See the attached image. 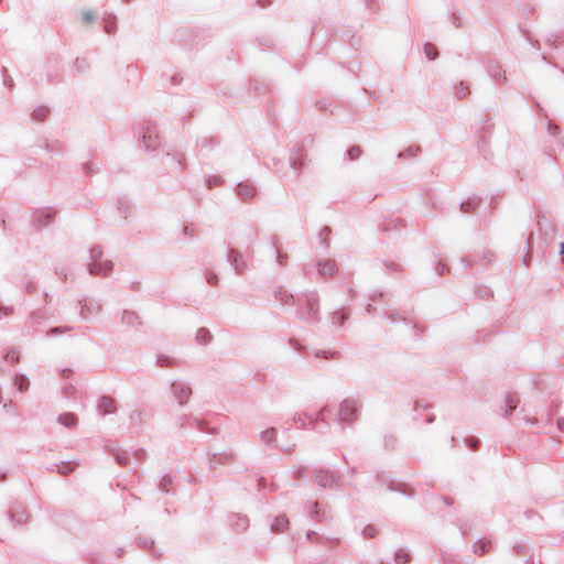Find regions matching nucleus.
<instances>
[{"instance_id":"obj_1","label":"nucleus","mask_w":564,"mask_h":564,"mask_svg":"<svg viewBox=\"0 0 564 564\" xmlns=\"http://www.w3.org/2000/svg\"><path fill=\"white\" fill-rule=\"evenodd\" d=\"M102 251L100 247H93L89 254L88 271L93 275H107L112 270V262L101 260Z\"/></svg>"},{"instance_id":"obj_2","label":"nucleus","mask_w":564,"mask_h":564,"mask_svg":"<svg viewBox=\"0 0 564 564\" xmlns=\"http://www.w3.org/2000/svg\"><path fill=\"white\" fill-rule=\"evenodd\" d=\"M359 410V401L355 399H345L338 409V420L343 423L351 424L358 419Z\"/></svg>"},{"instance_id":"obj_3","label":"nucleus","mask_w":564,"mask_h":564,"mask_svg":"<svg viewBox=\"0 0 564 564\" xmlns=\"http://www.w3.org/2000/svg\"><path fill=\"white\" fill-rule=\"evenodd\" d=\"M303 319H318L319 306L318 295L316 292H308L305 294V306L301 313Z\"/></svg>"},{"instance_id":"obj_4","label":"nucleus","mask_w":564,"mask_h":564,"mask_svg":"<svg viewBox=\"0 0 564 564\" xmlns=\"http://www.w3.org/2000/svg\"><path fill=\"white\" fill-rule=\"evenodd\" d=\"M171 392L173 398L177 401L180 405H184L188 402L192 395L191 386L182 380L173 381L171 384Z\"/></svg>"},{"instance_id":"obj_5","label":"nucleus","mask_w":564,"mask_h":564,"mask_svg":"<svg viewBox=\"0 0 564 564\" xmlns=\"http://www.w3.org/2000/svg\"><path fill=\"white\" fill-rule=\"evenodd\" d=\"M55 217V210L51 207L41 208L33 213L32 225L35 229L41 230L48 226Z\"/></svg>"},{"instance_id":"obj_6","label":"nucleus","mask_w":564,"mask_h":564,"mask_svg":"<svg viewBox=\"0 0 564 564\" xmlns=\"http://www.w3.org/2000/svg\"><path fill=\"white\" fill-rule=\"evenodd\" d=\"M339 476L330 469H316L315 481L322 488H333L337 485Z\"/></svg>"},{"instance_id":"obj_7","label":"nucleus","mask_w":564,"mask_h":564,"mask_svg":"<svg viewBox=\"0 0 564 564\" xmlns=\"http://www.w3.org/2000/svg\"><path fill=\"white\" fill-rule=\"evenodd\" d=\"M79 315L83 319H88L91 316L98 315L102 311L100 302L94 299H84L79 302Z\"/></svg>"},{"instance_id":"obj_8","label":"nucleus","mask_w":564,"mask_h":564,"mask_svg":"<svg viewBox=\"0 0 564 564\" xmlns=\"http://www.w3.org/2000/svg\"><path fill=\"white\" fill-rule=\"evenodd\" d=\"M120 323H121V325H123L127 328H135L142 324L141 318L138 315V313H135L134 311H130V310H124L121 313Z\"/></svg>"},{"instance_id":"obj_9","label":"nucleus","mask_w":564,"mask_h":564,"mask_svg":"<svg viewBox=\"0 0 564 564\" xmlns=\"http://www.w3.org/2000/svg\"><path fill=\"white\" fill-rule=\"evenodd\" d=\"M228 261L231 263L235 271L239 274L247 269L242 254L238 252L236 249H230L228 253Z\"/></svg>"},{"instance_id":"obj_10","label":"nucleus","mask_w":564,"mask_h":564,"mask_svg":"<svg viewBox=\"0 0 564 564\" xmlns=\"http://www.w3.org/2000/svg\"><path fill=\"white\" fill-rule=\"evenodd\" d=\"M256 193L257 189L250 182H242L237 185V195L245 202L252 199Z\"/></svg>"},{"instance_id":"obj_11","label":"nucleus","mask_w":564,"mask_h":564,"mask_svg":"<svg viewBox=\"0 0 564 564\" xmlns=\"http://www.w3.org/2000/svg\"><path fill=\"white\" fill-rule=\"evenodd\" d=\"M317 271L321 275L333 276L337 272V264L330 259L319 260L317 262Z\"/></svg>"},{"instance_id":"obj_12","label":"nucleus","mask_w":564,"mask_h":564,"mask_svg":"<svg viewBox=\"0 0 564 564\" xmlns=\"http://www.w3.org/2000/svg\"><path fill=\"white\" fill-rule=\"evenodd\" d=\"M116 402L110 397H101L98 400L97 410L99 414L107 415L116 412Z\"/></svg>"},{"instance_id":"obj_13","label":"nucleus","mask_w":564,"mask_h":564,"mask_svg":"<svg viewBox=\"0 0 564 564\" xmlns=\"http://www.w3.org/2000/svg\"><path fill=\"white\" fill-rule=\"evenodd\" d=\"M10 518L12 522L17 524H22L28 521L29 516L26 510L22 506L17 505L10 509Z\"/></svg>"},{"instance_id":"obj_14","label":"nucleus","mask_w":564,"mask_h":564,"mask_svg":"<svg viewBox=\"0 0 564 564\" xmlns=\"http://www.w3.org/2000/svg\"><path fill=\"white\" fill-rule=\"evenodd\" d=\"M350 312L348 310H340L332 313L330 315V322L334 326H343L346 322V319L349 317Z\"/></svg>"},{"instance_id":"obj_15","label":"nucleus","mask_w":564,"mask_h":564,"mask_svg":"<svg viewBox=\"0 0 564 564\" xmlns=\"http://www.w3.org/2000/svg\"><path fill=\"white\" fill-rule=\"evenodd\" d=\"M57 422L59 424L64 425L65 427L72 429L77 425L78 420L74 413L68 412V413L59 414L57 417Z\"/></svg>"},{"instance_id":"obj_16","label":"nucleus","mask_w":564,"mask_h":564,"mask_svg":"<svg viewBox=\"0 0 564 564\" xmlns=\"http://www.w3.org/2000/svg\"><path fill=\"white\" fill-rule=\"evenodd\" d=\"M158 138L156 132L149 124H142L139 128V141H152Z\"/></svg>"},{"instance_id":"obj_17","label":"nucleus","mask_w":564,"mask_h":564,"mask_svg":"<svg viewBox=\"0 0 564 564\" xmlns=\"http://www.w3.org/2000/svg\"><path fill=\"white\" fill-rule=\"evenodd\" d=\"M274 296L282 304H294L295 302L294 295L282 288L275 290Z\"/></svg>"},{"instance_id":"obj_18","label":"nucleus","mask_w":564,"mask_h":564,"mask_svg":"<svg viewBox=\"0 0 564 564\" xmlns=\"http://www.w3.org/2000/svg\"><path fill=\"white\" fill-rule=\"evenodd\" d=\"M490 547L491 541L486 539H481L474 543L473 545L474 553L477 554L478 556L486 554L490 550Z\"/></svg>"},{"instance_id":"obj_19","label":"nucleus","mask_w":564,"mask_h":564,"mask_svg":"<svg viewBox=\"0 0 564 564\" xmlns=\"http://www.w3.org/2000/svg\"><path fill=\"white\" fill-rule=\"evenodd\" d=\"M288 518L285 516H279L274 518L273 522L271 523V530L276 533L284 532L288 528Z\"/></svg>"},{"instance_id":"obj_20","label":"nucleus","mask_w":564,"mask_h":564,"mask_svg":"<svg viewBox=\"0 0 564 564\" xmlns=\"http://www.w3.org/2000/svg\"><path fill=\"white\" fill-rule=\"evenodd\" d=\"M147 416L144 411L133 410L129 415L130 424L133 426L140 425L145 421Z\"/></svg>"},{"instance_id":"obj_21","label":"nucleus","mask_w":564,"mask_h":564,"mask_svg":"<svg viewBox=\"0 0 564 564\" xmlns=\"http://www.w3.org/2000/svg\"><path fill=\"white\" fill-rule=\"evenodd\" d=\"M276 434H278V432L274 427H269L265 431L261 432L260 440L264 444L270 445L275 441Z\"/></svg>"},{"instance_id":"obj_22","label":"nucleus","mask_w":564,"mask_h":564,"mask_svg":"<svg viewBox=\"0 0 564 564\" xmlns=\"http://www.w3.org/2000/svg\"><path fill=\"white\" fill-rule=\"evenodd\" d=\"M13 384L18 388L19 391L24 392L30 387V381L24 375H17L13 378Z\"/></svg>"},{"instance_id":"obj_23","label":"nucleus","mask_w":564,"mask_h":564,"mask_svg":"<svg viewBox=\"0 0 564 564\" xmlns=\"http://www.w3.org/2000/svg\"><path fill=\"white\" fill-rule=\"evenodd\" d=\"M505 402H506L505 416H509L512 413V411L516 410L518 400L514 397L508 394L505 399Z\"/></svg>"},{"instance_id":"obj_24","label":"nucleus","mask_w":564,"mask_h":564,"mask_svg":"<svg viewBox=\"0 0 564 564\" xmlns=\"http://www.w3.org/2000/svg\"><path fill=\"white\" fill-rule=\"evenodd\" d=\"M212 339V335L209 333L208 329L206 328H199L197 332H196V340L199 343V344H208Z\"/></svg>"},{"instance_id":"obj_25","label":"nucleus","mask_w":564,"mask_h":564,"mask_svg":"<svg viewBox=\"0 0 564 564\" xmlns=\"http://www.w3.org/2000/svg\"><path fill=\"white\" fill-rule=\"evenodd\" d=\"M48 112H50V110L47 107L39 106L33 110L32 117H33V119L41 121L47 117Z\"/></svg>"},{"instance_id":"obj_26","label":"nucleus","mask_w":564,"mask_h":564,"mask_svg":"<svg viewBox=\"0 0 564 564\" xmlns=\"http://www.w3.org/2000/svg\"><path fill=\"white\" fill-rule=\"evenodd\" d=\"M395 564H408L410 562V555L404 550H399L394 554Z\"/></svg>"},{"instance_id":"obj_27","label":"nucleus","mask_w":564,"mask_h":564,"mask_svg":"<svg viewBox=\"0 0 564 564\" xmlns=\"http://www.w3.org/2000/svg\"><path fill=\"white\" fill-rule=\"evenodd\" d=\"M420 150L417 145H409L405 150H400L399 158H414Z\"/></svg>"},{"instance_id":"obj_28","label":"nucleus","mask_w":564,"mask_h":564,"mask_svg":"<svg viewBox=\"0 0 564 564\" xmlns=\"http://www.w3.org/2000/svg\"><path fill=\"white\" fill-rule=\"evenodd\" d=\"M478 204V198H470L467 202L462 203L460 209L463 213H470Z\"/></svg>"},{"instance_id":"obj_29","label":"nucleus","mask_w":564,"mask_h":564,"mask_svg":"<svg viewBox=\"0 0 564 564\" xmlns=\"http://www.w3.org/2000/svg\"><path fill=\"white\" fill-rule=\"evenodd\" d=\"M63 395L66 399H73L77 395V389L74 384L69 383L63 388Z\"/></svg>"},{"instance_id":"obj_30","label":"nucleus","mask_w":564,"mask_h":564,"mask_svg":"<svg viewBox=\"0 0 564 564\" xmlns=\"http://www.w3.org/2000/svg\"><path fill=\"white\" fill-rule=\"evenodd\" d=\"M424 52H425V55L426 57L430 59V61H433L436 58L437 56V52L435 50V47L430 44V43H426L425 46H424Z\"/></svg>"},{"instance_id":"obj_31","label":"nucleus","mask_w":564,"mask_h":564,"mask_svg":"<svg viewBox=\"0 0 564 564\" xmlns=\"http://www.w3.org/2000/svg\"><path fill=\"white\" fill-rule=\"evenodd\" d=\"M156 364L159 367H171L174 365V360L167 356H159Z\"/></svg>"},{"instance_id":"obj_32","label":"nucleus","mask_w":564,"mask_h":564,"mask_svg":"<svg viewBox=\"0 0 564 564\" xmlns=\"http://www.w3.org/2000/svg\"><path fill=\"white\" fill-rule=\"evenodd\" d=\"M113 457L116 462L121 466H126L128 463V457L123 452L117 451L116 453H113Z\"/></svg>"},{"instance_id":"obj_33","label":"nucleus","mask_w":564,"mask_h":564,"mask_svg":"<svg viewBox=\"0 0 564 564\" xmlns=\"http://www.w3.org/2000/svg\"><path fill=\"white\" fill-rule=\"evenodd\" d=\"M205 278L208 284L210 285H217L218 284V276L215 272L210 270H206Z\"/></svg>"},{"instance_id":"obj_34","label":"nucleus","mask_w":564,"mask_h":564,"mask_svg":"<svg viewBox=\"0 0 564 564\" xmlns=\"http://www.w3.org/2000/svg\"><path fill=\"white\" fill-rule=\"evenodd\" d=\"M361 150L359 147L354 145L347 150V154L349 156V160H356L360 156Z\"/></svg>"},{"instance_id":"obj_35","label":"nucleus","mask_w":564,"mask_h":564,"mask_svg":"<svg viewBox=\"0 0 564 564\" xmlns=\"http://www.w3.org/2000/svg\"><path fill=\"white\" fill-rule=\"evenodd\" d=\"M172 484V479L170 476H164L160 484H159V488L162 490V491H165L167 492L169 491V487L171 486Z\"/></svg>"},{"instance_id":"obj_36","label":"nucleus","mask_w":564,"mask_h":564,"mask_svg":"<svg viewBox=\"0 0 564 564\" xmlns=\"http://www.w3.org/2000/svg\"><path fill=\"white\" fill-rule=\"evenodd\" d=\"M306 473V468L303 466L295 467L293 470V478L295 480L301 479Z\"/></svg>"},{"instance_id":"obj_37","label":"nucleus","mask_w":564,"mask_h":564,"mask_svg":"<svg viewBox=\"0 0 564 564\" xmlns=\"http://www.w3.org/2000/svg\"><path fill=\"white\" fill-rule=\"evenodd\" d=\"M337 355H338V352H337V351L328 352V351H326V350H317V351L315 352V356H316L317 358H319V357H324V358H326V359H328V358H335Z\"/></svg>"},{"instance_id":"obj_38","label":"nucleus","mask_w":564,"mask_h":564,"mask_svg":"<svg viewBox=\"0 0 564 564\" xmlns=\"http://www.w3.org/2000/svg\"><path fill=\"white\" fill-rule=\"evenodd\" d=\"M70 329L72 328L67 327V326L66 327H54L50 332H47V336L63 334V333L69 332Z\"/></svg>"},{"instance_id":"obj_39","label":"nucleus","mask_w":564,"mask_h":564,"mask_svg":"<svg viewBox=\"0 0 564 564\" xmlns=\"http://www.w3.org/2000/svg\"><path fill=\"white\" fill-rule=\"evenodd\" d=\"M139 544L140 546L142 547H149V549H152L153 545H154V541L151 540L150 538H140L139 539Z\"/></svg>"},{"instance_id":"obj_40","label":"nucleus","mask_w":564,"mask_h":564,"mask_svg":"<svg viewBox=\"0 0 564 564\" xmlns=\"http://www.w3.org/2000/svg\"><path fill=\"white\" fill-rule=\"evenodd\" d=\"M325 411H326V408H322V409L318 411V413L316 414L315 419H314V417H312V416H311V415H308V414H305V416H306L307 419H310V421H311L312 423H313V422H315V421H324V413H325Z\"/></svg>"},{"instance_id":"obj_41","label":"nucleus","mask_w":564,"mask_h":564,"mask_svg":"<svg viewBox=\"0 0 564 564\" xmlns=\"http://www.w3.org/2000/svg\"><path fill=\"white\" fill-rule=\"evenodd\" d=\"M73 469H74V467L70 465V463H66L58 467V473L62 475H67Z\"/></svg>"},{"instance_id":"obj_42","label":"nucleus","mask_w":564,"mask_h":564,"mask_svg":"<svg viewBox=\"0 0 564 564\" xmlns=\"http://www.w3.org/2000/svg\"><path fill=\"white\" fill-rule=\"evenodd\" d=\"M549 132L558 140H564V137L561 135V131L556 126H549Z\"/></svg>"},{"instance_id":"obj_43","label":"nucleus","mask_w":564,"mask_h":564,"mask_svg":"<svg viewBox=\"0 0 564 564\" xmlns=\"http://www.w3.org/2000/svg\"><path fill=\"white\" fill-rule=\"evenodd\" d=\"M377 533V530L375 527L372 525H367L365 529H364V535L366 538H373Z\"/></svg>"},{"instance_id":"obj_44","label":"nucleus","mask_w":564,"mask_h":564,"mask_svg":"<svg viewBox=\"0 0 564 564\" xmlns=\"http://www.w3.org/2000/svg\"><path fill=\"white\" fill-rule=\"evenodd\" d=\"M4 358L9 362H18L19 361V355L15 351L7 352Z\"/></svg>"},{"instance_id":"obj_45","label":"nucleus","mask_w":564,"mask_h":564,"mask_svg":"<svg viewBox=\"0 0 564 564\" xmlns=\"http://www.w3.org/2000/svg\"><path fill=\"white\" fill-rule=\"evenodd\" d=\"M246 236H247V240L250 243H252L256 240V238H257V232L252 228H248L247 232H246Z\"/></svg>"},{"instance_id":"obj_46","label":"nucleus","mask_w":564,"mask_h":564,"mask_svg":"<svg viewBox=\"0 0 564 564\" xmlns=\"http://www.w3.org/2000/svg\"><path fill=\"white\" fill-rule=\"evenodd\" d=\"M12 312H13V307H11V306H3V305L0 303V317H1L2 315H6V316H7V315H10V314H12Z\"/></svg>"},{"instance_id":"obj_47","label":"nucleus","mask_w":564,"mask_h":564,"mask_svg":"<svg viewBox=\"0 0 564 564\" xmlns=\"http://www.w3.org/2000/svg\"><path fill=\"white\" fill-rule=\"evenodd\" d=\"M311 516L312 517H317L318 519L322 518V514H321V511L318 510V503L317 502H314L313 503V509L310 511Z\"/></svg>"},{"instance_id":"obj_48","label":"nucleus","mask_w":564,"mask_h":564,"mask_svg":"<svg viewBox=\"0 0 564 564\" xmlns=\"http://www.w3.org/2000/svg\"><path fill=\"white\" fill-rule=\"evenodd\" d=\"M468 446L473 449H476L478 444H479V440L475 438V437H469L466 440Z\"/></svg>"},{"instance_id":"obj_49","label":"nucleus","mask_w":564,"mask_h":564,"mask_svg":"<svg viewBox=\"0 0 564 564\" xmlns=\"http://www.w3.org/2000/svg\"><path fill=\"white\" fill-rule=\"evenodd\" d=\"M239 522L237 523V525L241 529V530H245L247 529L248 527V519L246 517H239L238 518Z\"/></svg>"},{"instance_id":"obj_50","label":"nucleus","mask_w":564,"mask_h":564,"mask_svg":"<svg viewBox=\"0 0 564 564\" xmlns=\"http://www.w3.org/2000/svg\"><path fill=\"white\" fill-rule=\"evenodd\" d=\"M288 259V256L285 253H282L280 251H276V261L280 263V264H284V262L286 261Z\"/></svg>"},{"instance_id":"obj_51","label":"nucleus","mask_w":564,"mask_h":564,"mask_svg":"<svg viewBox=\"0 0 564 564\" xmlns=\"http://www.w3.org/2000/svg\"><path fill=\"white\" fill-rule=\"evenodd\" d=\"M207 183H208V187H213L220 183V178L217 176H214V177L208 178Z\"/></svg>"},{"instance_id":"obj_52","label":"nucleus","mask_w":564,"mask_h":564,"mask_svg":"<svg viewBox=\"0 0 564 564\" xmlns=\"http://www.w3.org/2000/svg\"><path fill=\"white\" fill-rule=\"evenodd\" d=\"M83 19L87 22H91L94 20V13L91 11L83 12Z\"/></svg>"},{"instance_id":"obj_53","label":"nucleus","mask_w":564,"mask_h":564,"mask_svg":"<svg viewBox=\"0 0 564 564\" xmlns=\"http://www.w3.org/2000/svg\"><path fill=\"white\" fill-rule=\"evenodd\" d=\"M466 90H467V87H464V84L460 83L459 88H457L456 94L459 95L460 97H464V96H466Z\"/></svg>"},{"instance_id":"obj_54","label":"nucleus","mask_w":564,"mask_h":564,"mask_svg":"<svg viewBox=\"0 0 564 564\" xmlns=\"http://www.w3.org/2000/svg\"><path fill=\"white\" fill-rule=\"evenodd\" d=\"M330 232V229L328 227H325L323 228V230L321 231L319 236L322 239L326 240L327 236L329 235Z\"/></svg>"},{"instance_id":"obj_55","label":"nucleus","mask_w":564,"mask_h":564,"mask_svg":"<svg viewBox=\"0 0 564 564\" xmlns=\"http://www.w3.org/2000/svg\"><path fill=\"white\" fill-rule=\"evenodd\" d=\"M40 315H41V313H40V312H33V313H31L30 318H31L32 323H34V324H35V323H39V322H37V317H40Z\"/></svg>"},{"instance_id":"obj_56","label":"nucleus","mask_w":564,"mask_h":564,"mask_svg":"<svg viewBox=\"0 0 564 564\" xmlns=\"http://www.w3.org/2000/svg\"><path fill=\"white\" fill-rule=\"evenodd\" d=\"M183 232H184V235H185V236H189V237H193V236H194V235H193V229H192L189 226H185V227L183 228Z\"/></svg>"},{"instance_id":"obj_57","label":"nucleus","mask_w":564,"mask_h":564,"mask_svg":"<svg viewBox=\"0 0 564 564\" xmlns=\"http://www.w3.org/2000/svg\"><path fill=\"white\" fill-rule=\"evenodd\" d=\"M557 427L564 432V417L557 420Z\"/></svg>"},{"instance_id":"obj_58","label":"nucleus","mask_w":564,"mask_h":564,"mask_svg":"<svg viewBox=\"0 0 564 564\" xmlns=\"http://www.w3.org/2000/svg\"><path fill=\"white\" fill-rule=\"evenodd\" d=\"M72 373V370L70 369H63L61 371V375L65 378H67L69 375Z\"/></svg>"},{"instance_id":"obj_59","label":"nucleus","mask_w":564,"mask_h":564,"mask_svg":"<svg viewBox=\"0 0 564 564\" xmlns=\"http://www.w3.org/2000/svg\"><path fill=\"white\" fill-rule=\"evenodd\" d=\"M145 453L144 451L140 449V451H137L135 452V456L139 458V459H142L144 457Z\"/></svg>"},{"instance_id":"obj_60","label":"nucleus","mask_w":564,"mask_h":564,"mask_svg":"<svg viewBox=\"0 0 564 564\" xmlns=\"http://www.w3.org/2000/svg\"><path fill=\"white\" fill-rule=\"evenodd\" d=\"M316 536H317V533H316V532H308V533H307V539H308V540H313V539H314V538H316Z\"/></svg>"},{"instance_id":"obj_61","label":"nucleus","mask_w":564,"mask_h":564,"mask_svg":"<svg viewBox=\"0 0 564 564\" xmlns=\"http://www.w3.org/2000/svg\"><path fill=\"white\" fill-rule=\"evenodd\" d=\"M293 421L294 422H302V417L300 414H295L294 417H293Z\"/></svg>"},{"instance_id":"obj_62","label":"nucleus","mask_w":564,"mask_h":564,"mask_svg":"<svg viewBox=\"0 0 564 564\" xmlns=\"http://www.w3.org/2000/svg\"><path fill=\"white\" fill-rule=\"evenodd\" d=\"M560 254H564V242L560 243Z\"/></svg>"},{"instance_id":"obj_63","label":"nucleus","mask_w":564,"mask_h":564,"mask_svg":"<svg viewBox=\"0 0 564 564\" xmlns=\"http://www.w3.org/2000/svg\"><path fill=\"white\" fill-rule=\"evenodd\" d=\"M525 421L528 423H530V424H535L536 423V419H527Z\"/></svg>"},{"instance_id":"obj_64","label":"nucleus","mask_w":564,"mask_h":564,"mask_svg":"<svg viewBox=\"0 0 564 564\" xmlns=\"http://www.w3.org/2000/svg\"><path fill=\"white\" fill-rule=\"evenodd\" d=\"M371 310H372V305H371V304H368V306H367V312H369V313H370V312H371Z\"/></svg>"}]
</instances>
